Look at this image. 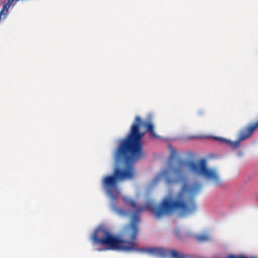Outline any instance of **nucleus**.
<instances>
[{
	"instance_id": "f257e3e1",
	"label": "nucleus",
	"mask_w": 258,
	"mask_h": 258,
	"mask_svg": "<svg viewBox=\"0 0 258 258\" xmlns=\"http://www.w3.org/2000/svg\"><path fill=\"white\" fill-rule=\"evenodd\" d=\"M185 168L192 174L204 176L213 181L216 185H219L221 183L216 170L209 169L205 159H201L196 161L179 160L177 166L172 169V177L169 176V170H164L156 175L151 182L152 185H154L164 176L167 185L182 183L180 189L175 197L169 195L163 199L159 206L152 208L156 218L159 219L164 214L168 215L174 212L182 215H186L196 211L197 206L195 196L201 190L202 184L196 182L191 185H188V177L185 175Z\"/></svg>"
},
{
	"instance_id": "f03ea898",
	"label": "nucleus",
	"mask_w": 258,
	"mask_h": 258,
	"mask_svg": "<svg viewBox=\"0 0 258 258\" xmlns=\"http://www.w3.org/2000/svg\"><path fill=\"white\" fill-rule=\"evenodd\" d=\"M126 203L135 209L132 221L123 231L122 236L128 241L114 236L108 230L102 227L98 228L94 232L91 240L94 243L103 245L107 250H116L125 252L138 251L160 257L170 256L171 258H188L187 255L179 252L174 249H169L162 247L151 248H138L136 239L138 233L137 224L140 221V214L145 209V207H139L135 201L128 199Z\"/></svg>"
},
{
	"instance_id": "7ed1b4c3",
	"label": "nucleus",
	"mask_w": 258,
	"mask_h": 258,
	"mask_svg": "<svg viewBox=\"0 0 258 258\" xmlns=\"http://www.w3.org/2000/svg\"><path fill=\"white\" fill-rule=\"evenodd\" d=\"M144 126L146 131L156 139L160 138L154 130L153 124L144 121L140 116H137L127 137L121 140L116 149V158L117 160H125L126 162L131 159H138L142 155V139L145 133L140 131V127Z\"/></svg>"
},
{
	"instance_id": "20e7f679",
	"label": "nucleus",
	"mask_w": 258,
	"mask_h": 258,
	"mask_svg": "<svg viewBox=\"0 0 258 258\" xmlns=\"http://www.w3.org/2000/svg\"><path fill=\"white\" fill-rule=\"evenodd\" d=\"M116 154V151L114 154L116 162L118 163L124 162L126 165V168L124 169L116 168L113 171V175H106L102 180V185L103 189L112 198H115L113 194L118 190V182L119 181L131 179L134 177L135 171L132 162L137 160L133 159L128 162H126L125 160H117Z\"/></svg>"
},
{
	"instance_id": "39448f33",
	"label": "nucleus",
	"mask_w": 258,
	"mask_h": 258,
	"mask_svg": "<svg viewBox=\"0 0 258 258\" xmlns=\"http://www.w3.org/2000/svg\"><path fill=\"white\" fill-rule=\"evenodd\" d=\"M215 139L221 143L226 144L231 148L235 149L239 147L240 144V142L242 140V133H240L239 135L238 139L236 141H231L224 138H215Z\"/></svg>"
},
{
	"instance_id": "423d86ee",
	"label": "nucleus",
	"mask_w": 258,
	"mask_h": 258,
	"mask_svg": "<svg viewBox=\"0 0 258 258\" xmlns=\"http://www.w3.org/2000/svg\"><path fill=\"white\" fill-rule=\"evenodd\" d=\"M169 148L171 153L170 155L168 160L167 166L170 168H171L173 165V160L176 155V151L173 147H172L170 145L169 146Z\"/></svg>"
},
{
	"instance_id": "0eeeda50",
	"label": "nucleus",
	"mask_w": 258,
	"mask_h": 258,
	"mask_svg": "<svg viewBox=\"0 0 258 258\" xmlns=\"http://www.w3.org/2000/svg\"><path fill=\"white\" fill-rule=\"evenodd\" d=\"M196 239L200 242H205L208 241L210 239V237L207 234H202L196 235Z\"/></svg>"
},
{
	"instance_id": "6e6552de",
	"label": "nucleus",
	"mask_w": 258,
	"mask_h": 258,
	"mask_svg": "<svg viewBox=\"0 0 258 258\" xmlns=\"http://www.w3.org/2000/svg\"><path fill=\"white\" fill-rule=\"evenodd\" d=\"M115 210H116V212H117L119 214H121V215H126V212L123 209H116Z\"/></svg>"
},
{
	"instance_id": "1a4fd4ad",
	"label": "nucleus",
	"mask_w": 258,
	"mask_h": 258,
	"mask_svg": "<svg viewBox=\"0 0 258 258\" xmlns=\"http://www.w3.org/2000/svg\"><path fill=\"white\" fill-rule=\"evenodd\" d=\"M174 234L177 236V237H178L179 236V233H180V232H179V229H175L174 231Z\"/></svg>"
}]
</instances>
